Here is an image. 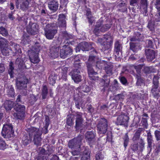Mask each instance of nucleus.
<instances>
[{
  "label": "nucleus",
  "instance_id": "obj_1",
  "mask_svg": "<svg viewBox=\"0 0 160 160\" xmlns=\"http://www.w3.org/2000/svg\"><path fill=\"white\" fill-rule=\"evenodd\" d=\"M29 137L24 135L22 138V142L23 145H27L30 143L33 138L34 144L38 146L41 145L40 136L42 132L39 129L32 127L28 129Z\"/></svg>",
  "mask_w": 160,
  "mask_h": 160
},
{
  "label": "nucleus",
  "instance_id": "obj_2",
  "mask_svg": "<svg viewBox=\"0 0 160 160\" xmlns=\"http://www.w3.org/2000/svg\"><path fill=\"white\" fill-rule=\"evenodd\" d=\"M96 63V67L99 69L105 68L107 65V62L103 60L97 61V58L93 56H90L87 63L88 74L91 79L95 80L96 78L94 76L96 75L97 73L95 72L92 68L94 64Z\"/></svg>",
  "mask_w": 160,
  "mask_h": 160
},
{
  "label": "nucleus",
  "instance_id": "obj_3",
  "mask_svg": "<svg viewBox=\"0 0 160 160\" xmlns=\"http://www.w3.org/2000/svg\"><path fill=\"white\" fill-rule=\"evenodd\" d=\"M83 136L79 135L76 138L71 140L68 142V147L72 149L71 153L74 156L79 154L81 142Z\"/></svg>",
  "mask_w": 160,
  "mask_h": 160
},
{
  "label": "nucleus",
  "instance_id": "obj_4",
  "mask_svg": "<svg viewBox=\"0 0 160 160\" xmlns=\"http://www.w3.org/2000/svg\"><path fill=\"white\" fill-rule=\"evenodd\" d=\"M79 56L80 55H78L75 58L74 64L75 68L71 72L72 79L76 83L80 82L81 80V77L79 74V69L81 68V63L79 62L80 61V59H78Z\"/></svg>",
  "mask_w": 160,
  "mask_h": 160
},
{
  "label": "nucleus",
  "instance_id": "obj_5",
  "mask_svg": "<svg viewBox=\"0 0 160 160\" xmlns=\"http://www.w3.org/2000/svg\"><path fill=\"white\" fill-rule=\"evenodd\" d=\"M109 38H110V37L106 35H104L102 38H99L98 39V42L100 43L102 48L104 50L109 49L112 46V41L111 40L107 41Z\"/></svg>",
  "mask_w": 160,
  "mask_h": 160
},
{
  "label": "nucleus",
  "instance_id": "obj_6",
  "mask_svg": "<svg viewBox=\"0 0 160 160\" xmlns=\"http://www.w3.org/2000/svg\"><path fill=\"white\" fill-rule=\"evenodd\" d=\"M53 24H48L44 30L45 33L46 38L48 39H52L55 35L57 33V30L55 27H54Z\"/></svg>",
  "mask_w": 160,
  "mask_h": 160
},
{
  "label": "nucleus",
  "instance_id": "obj_7",
  "mask_svg": "<svg viewBox=\"0 0 160 160\" xmlns=\"http://www.w3.org/2000/svg\"><path fill=\"white\" fill-rule=\"evenodd\" d=\"M108 123L107 120L104 118L100 119L97 126L98 132L100 137L106 133Z\"/></svg>",
  "mask_w": 160,
  "mask_h": 160
},
{
  "label": "nucleus",
  "instance_id": "obj_8",
  "mask_svg": "<svg viewBox=\"0 0 160 160\" xmlns=\"http://www.w3.org/2000/svg\"><path fill=\"white\" fill-rule=\"evenodd\" d=\"M15 109L16 112L14 113V117L18 119H22L25 116V106L17 103L16 105Z\"/></svg>",
  "mask_w": 160,
  "mask_h": 160
},
{
  "label": "nucleus",
  "instance_id": "obj_9",
  "mask_svg": "<svg viewBox=\"0 0 160 160\" xmlns=\"http://www.w3.org/2000/svg\"><path fill=\"white\" fill-rule=\"evenodd\" d=\"M38 48H37L35 46L34 49L35 51L33 50L29 51L28 52V55L30 61L33 63H37L39 61V59L38 57V52L41 49V48L37 46Z\"/></svg>",
  "mask_w": 160,
  "mask_h": 160
},
{
  "label": "nucleus",
  "instance_id": "obj_10",
  "mask_svg": "<svg viewBox=\"0 0 160 160\" xmlns=\"http://www.w3.org/2000/svg\"><path fill=\"white\" fill-rule=\"evenodd\" d=\"M111 27V24H104L101 22V20L97 22L95 28L93 32L96 35H98L99 31L102 32H104L110 28Z\"/></svg>",
  "mask_w": 160,
  "mask_h": 160
},
{
  "label": "nucleus",
  "instance_id": "obj_11",
  "mask_svg": "<svg viewBox=\"0 0 160 160\" xmlns=\"http://www.w3.org/2000/svg\"><path fill=\"white\" fill-rule=\"evenodd\" d=\"M13 132L12 126L11 124H4L1 133L4 138H9L12 135Z\"/></svg>",
  "mask_w": 160,
  "mask_h": 160
},
{
  "label": "nucleus",
  "instance_id": "obj_12",
  "mask_svg": "<svg viewBox=\"0 0 160 160\" xmlns=\"http://www.w3.org/2000/svg\"><path fill=\"white\" fill-rule=\"evenodd\" d=\"M28 81V79L24 76L20 78H18L16 80V86L17 88L19 89H24L26 91V92L23 93L24 95H26L27 94L26 88Z\"/></svg>",
  "mask_w": 160,
  "mask_h": 160
},
{
  "label": "nucleus",
  "instance_id": "obj_13",
  "mask_svg": "<svg viewBox=\"0 0 160 160\" xmlns=\"http://www.w3.org/2000/svg\"><path fill=\"white\" fill-rule=\"evenodd\" d=\"M72 52V49L68 45L63 46L60 49V57L63 58H66L67 56L70 55Z\"/></svg>",
  "mask_w": 160,
  "mask_h": 160
},
{
  "label": "nucleus",
  "instance_id": "obj_14",
  "mask_svg": "<svg viewBox=\"0 0 160 160\" xmlns=\"http://www.w3.org/2000/svg\"><path fill=\"white\" fill-rule=\"evenodd\" d=\"M128 119L129 118L127 115L123 113H122L118 117L116 123L118 125H123L126 126L127 125Z\"/></svg>",
  "mask_w": 160,
  "mask_h": 160
},
{
  "label": "nucleus",
  "instance_id": "obj_15",
  "mask_svg": "<svg viewBox=\"0 0 160 160\" xmlns=\"http://www.w3.org/2000/svg\"><path fill=\"white\" fill-rule=\"evenodd\" d=\"M27 30L29 34L34 35L38 32V26L35 23L29 24L27 27Z\"/></svg>",
  "mask_w": 160,
  "mask_h": 160
},
{
  "label": "nucleus",
  "instance_id": "obj_16",
  "mask_svg": "<svg viewBox=\"0 0 160 160\" xmlns=\"http://www.w3.org/2000/svg\"><path fill=\"white\" fill-rule=\"evenodd\" d=\"M91 47V45H89L88 42H82L76 47V52H80L81 50L82 51H88L89 50Z\"/></svg>",
  "mask_w": 160,
  "mask_h": 160
},
{
  "label": "nucleus",
  "instance_id": "obj_17",
  "mask_svg": "<svg viewBox=\"0 0 160 160\" xmlns=\"http://www.w3.org/2000/svg\"><path fill=\"white\" fill-rule=\"evenodd\" d=\"M59 47L52 45L50 49L49 55L53 58H57L59 55Z\"/></svg>",
  "mask_w": 160,
  "mask_h": 160
},
{
  "label": "nucleus",
  "instance_id": "obj_18",
  "mask_svg": "<svg viewBox=\"0 0 160 160\" xmlns=\"http://www.w3.org/2000/svg\"><path fill=\"white\" fill-rule=\"evenodd\" d=\"M96 133L93 131H88L85 134L86 140L89 144L93 143L95 141Z\"/></svg>",
  "mask_w": 160,
  "mask_h": 160
},
{
  "label": "nucleus",
  "instance_id": "obj_19",
  "mask_svg": "<svg viewBox=\"0 0 160 160\" xmlns=\"http://www.w3.org/2000/svg\"><path fill=\"white\" fill-rule=\"evenodd\" d=\"M58 22L56 24L57 27L60 28L66 27V17L65 15L63 14H60L58 19Z\"/></svg>",
  "mask_w": 160,
  "mask_h": 160
},
{
  "label": "nucleus",
  "instance_id": "obj_20",
  "mask_svg": "<svg viewBox=\"0 0 160 160\" xmlns=\"http://www.w3.org/2000/svg\"><path fill=\"white\" fill-rule=\"evenodd\" d=\"M83 122L82 113L80 112H78L77 114L76 121V127L77 129L82 127Z\"/></svg>",
  "mask_w": 160,
  "mask_h": 160
},
{
  "label": "nucleus",
  "instance_id": "obj_21",
  "mask_svg": "<svg viewBox=\"0 0 160 160\" xmlns=\"http://www.w3.org/2000/svg\"><path fill=\"white\" fill-rule=\"evenodd\" d=\"M145 53L147 58L148 61H152L155 58L156 53L153 50L150 49H146Z\"/></svg>",
  "mask_w": 160,
  "mask_h": 160
},
{
  "label": "nucleus",
  "instance_id": "obj_22",
  "mask_svg": "<svg viewBox=\"0 0 160 160\" xmlns=\"http://www.w3.org/2000/svg\"><path fill=\"white\" fill-rule=\"evenodd\" d=\"M58 2L55 0L50 1L48 4L49 8L53 12L56 11L58 9Z\"/></svg>",
  "mask_w": 160,
  "mask_h": 160
},
{
  "label": "nucleus",
  "instance_id": "obj_23",
  "mask_svg": "<svg viewBox=\"0 0 160 160\" xmlns=\"http://www.w3.org/2000/svg\"><path fill=\"white\" fill-rule=\"evenodd\" d=\"M90 88L87 85H84L82 86L78 87L77 90V92H78V97H81V93L82 92H87L90 91Z\"/></svg>",
  "mask_w": 160,
  "mask_h": 160
},
{
  "label": "nucleus",
  "instance_id": "obj_24",
  "mask_svg": "<svg viewBox=\"0 0 160 160\" xmlns=\"http://www.w3.org/2000/svg\"><path fill=\"white\" fill-rule=\"evenodd\" d=\"M153 83L154 85L153 86V88L151 90V92L152 93H154V92L156 91L158 86V80L159 78L158 75H153Z\"/></svg>",
  "mask_w": 160,
  "mask_h": 160
},
{
  "label": "nucleus",
  "instance_id": "obj_25",
  "mask_svg": "<svg viewBox=\"0 0 160 160\" xmlns=\"http://www.w3.org/2000/svg\"><path fill=\"white\" fill-rule=\"evenodd\" d=\"M13 105V102L10 100H6L4 103V106L5 109L7 110L11 109Z\"/></svg>",
  "mask_w": 160,
  "mask_h": 160
},
{
  "label": "nucleus",
  "instance_id": "obj_26",
  "mask_svg": "<svg viewBox=\"0 0 160 160\" xmlns=\"http://www.w3.org/2000/svg\"><path fill=\"white\" fill-rule=\"evenodd\" d=\"M29 0H22L21 4V8L23 10H26L28 9V7L29 2Z\"/></svg>",
  "mask_w": 160,
  "mask_h": 160
},
{
  "label": "nucleus",
  "instance_id": "obj_27",
  "mask_svg": "<svg viewBox=\"0 0 160 160\" xmlns=\"http://www.w3.org/2000/svg\"><path fill=\"white\" fill-rule=\"evenodd\" d=\"M130 48L132 51L135 52L140 48L139 44L133 42L130 43Z\"/></svg>",
  "mask_w": 160,
  "mask_h": 160
},
{
  "label": "nucleus",
  "instance_id": "obj_28",
  "mask_svg": "<svg viewBox=\"0 0 160 160\" xmlns=\"http://www.w3.org/2000/svg\"><path fill=\"white\" fill-rule=\"evenodd\" d=\"M57 79V76L54 74L52 73L50 75L49 77V83L53 85L55 83L56 80Z\"/></svg>",
  "mask_w": 160,
  "mask_h": 160
},
{
  "label": "nucleus",
  "instance_id": "obj_29",
  "mask_svg": "<svg viewBox=\"0 0 160 160\" xmlns=\"http://www.w3.org/2000/svg\"><path fill=\"white\" fill-rule=\"evenodd\" d=\"M121 48V46L119 42L118 41L116 42L115 44L114 52L118 55V56H119L118 54L120 51Z\"/></svg>",
  "mask_w": 160,
  "mask_h": 160
},
{
  "label": "nucleus",
  "instance_id": "obj_30",
  "mask_svg": "<svg viewBox=\"0 0 160 160\" xmlns=\"http://www.w3.org/2000/svg\"><path fill=\"white\" fill-rule=\"evenodd\" d=\"M90 158V152L89 150H86L84 152L81 160H89Z\"/></svg>",
  "mask_w": 160,
  "mask_h": 160
},
{
  "label": "nucleus",
  "instance_id": "obj_31",
  "mask_svg": "<svg viewBox=\"0 0 160 160\" xmlns=\"http://www.w3.org/2000/svg\"><path fill=\"white\" fill-rule=\"evenodd\" d=\"M113 66L112 65H107L105 67L104 70L107 74L108 76H110L112 74V69Z\"/></svg>",
  "mask_w": 160,
  "mask_h": 160
},
{
  "label": "nucleus",
  "instance_id": "obj_32",
  "mask_svg": "<svg viewBox=\"0 0 160 160\" xmlns=\"http://www.w3.org/2000/svg\"><path fill=\"white\" fill-rule=\"evenodd\" d=\"M117 6L119 7H123V8L121 9L120 10L122 12H125L127 10V6H126L125 3H123L122 1H120L117 3Z\"/></svg>",
  "mask_w": 160,
  "mask_h": 160
},
{
  "label": "nucleus",
  "instance_id": "obj_33",
  "mask_svg": "<svg viewBox=\"0 0 160 160\" xmlns=\"http://www.w3.org/2000/svg\"><path fill=\"white\" fill-rule=\"evenodd\" d=\"M1 49L2 54L4 56L8 55L10 52L11 51L10 48L8 47V46L1 48Z\"/></svg>",
  "mask_w": 160,
  "mask_h": 160
},
{
  "label": "nucleus",
  "instance_id": "obj_34",
  "mask_svg": "<svg viewBox=\"0 0 160 160\" xmlns=\"http://www.w3.org/2000/svg\"><path fill=\"white\" fill-rule=\"evenodd\" d=\"M142 131V128H139L136 131L132 138V140L133 141H137Z\"/></svg>",
  "mask_w": 160,
  "mask_h": 160
},
{
  "label": "nucleus",
  "instance_id": "obj_35",
  "mask_svg": "<svg viewBox=\"0 0 160 160\" xmlns=\"http://www.w3.org/2000/svg\"><path fill=\"white\" fill-rule=\"evenodd\" d=\"M141 6L144 9V12L146 13L147 12V0H141L140 2Z\"/></svg>",
  "mask_w": 160,
  "mask_h": 160
},
{
  "label": "nucleus",
  "instance_id": "obj_36",
  "mask_svg": "<svg viewBox=\"0 0 160 160\" xmlns=\"http://www.w3.org/2000/svg\"><path fill=\"white\" fill-rule=\"evenodd\" d=\"M8 95L9 97H13L14 95V89L11 86L8 88L7 90Z\"/></svg>",
  "mask_w": 160,
  "mask_h": 160
},
{
  "label": "nucleus",
  "instance_id": "obj_37",
  "mask_svg": "<svg viewBox=\"0 0 160 160\" xmlns=\"http://www.w3.org/2000/svg\"><path fill=\"white\" fill-rule=\"evenodd\" d=\"M35 97L33 94H30L28 98V101L31 105H33L36 101Z\"/></svg>",
  "mask_w": 160,
  "mask_h": 160
},
{
  "label": "nucleus",
  "instance_id": "obj_38",
  "mask_svg": "<svg viewBox=\"0 0 160 160\" xmlns=\"http://www.w3.org/2000/svg\"><path fill=\"white\" fill-rule=\"evenodd\" d=\"M144 71L145 73H149L155 72V70L152 67H146L144 68Z\"/></svg>",
  "mask_w": 160,
  "mask_h": 160
},
{
  "label": "nucleus",
  "instance_id": "obj_39",
  "mask_svg": "<svg viewBox=\"0 0 160 160\" xmlns=\"http://www.w3.org/2000/svg\"><path fill=\"white\" fill-rule=\"evenodd\" d=\"M48 91L47 87L46 86H43L42 90V98L44 99L46 98Z\"/></svg>",
  "mask_w": 160,
  "mask_h": 160
},
{
  "label": "nucleus",
  "instance_id": "obj_40",
  "mask_svg": "<svg viewBox=\"0 0 160 160\" xmlns=\"http://www.w3.org/2000/svg\"><path fill=\"white\" fill-rule=\"evenodd\" d=\"M8 45V41L3 38L0 39V46L1 48L7 46Z\"/></svg>",
  "mask_w": 160,
  "mask_h": 160
},
{
  "label": "nucleus",
  "instance_id": "obj_41",
  "mask_svg": "<svg viewBox=\"0 0 160 160\" xmlns=\"http://www.w3.org/2000/svg\"><path fill=\"white\" fill-rule=\"evenodd\" d=\"M29 41V37L26 34H24L22 37V42L24 44L28 43Z\"/></svg>",
  "mask_w": 160,
  "mask_h": 160
},
{
  "label": "nucleus",
  "instance_id": "obj_42",
  "mask_svg": "<svg viewBox=\"0 0 160 160\" xmlns=\"http://www.w3.org/2000/svg\"><path fill=\"white\" fill-rule=\"evenodd\" d=\"M86 15L87 16L89 23H90L91 24H92L93 22V20L92 18L91 15V12L89 10H87Z\"/></svg>",
  "mask_w": 160,
  "mask_h": 160
},
{
  "label": "nucleus",
  "instance_id": "obj_43",
  "mask_svg": "<svg viewBox=\"0 0 160 160\" xmlns=\"http://www.w3.org/2000/svg\"><path fill=\"white\" fill-rule=\"evenodd\" d=\"M155 22L152 20L149 22L148 27L151 31H152L154 30L155 25Z\"/></svg>",
  "mask_w": 160,
  "mask_h": 160
},
{
  "label": "nucleus",
  "instance_id": "obj_44",
  "mask_svg": "<svg viewBox=\"0 0 160 160\" xmlns=\"http://www.w3.org/2000/svg\"><path fill=\"white\" fill-rule=\"evenodd\" d=\"M0 34L3 36H6L8 34V32L6 29L3 27L0 28Z\"/></svg>",
  "mask_w": 160,
  "mask_h": 160
},
{
  "label": "nucleus",
  "instance_id": "obj_45",
  "mask_svg": "<svg viewBox=\"0 0 160 160\" xmlns=\"http://www.w3.org/2000/svg\"><path fill=\"white\" fill-rule=\"evenodd\" d=\"M123 139L124 141V146L125 148H126L128 145L129 141V138L128 135L127 133H126L124 136Z\"/></svg>",
  "mask_w": 160,
  "mask_h": 160
},
{
  "label": "nucleus",
  "instance_id": "obj_46",
  "mask_svg": "<svg viewBox=\"0 0 160 160\" xmlns=\"http://www.w3.org/2000/svg\"><path fill=\"white\" fill-rule=\"evenodd\" d=\"M6 148V144L4 141L0 137V149L3 150Z\"/></svg>",
  "mask_w": 160,
  "mask_h": 160
},
{
  "label": "nucleus",
  "instance_id": "obj_47",
  "mask_svg": "<svg viewBox=\"0 0 160 160\" xmlns=\"http://www.w3.org/2000/svg\"><path fill=\"white\" fill-rule=\"evenodd\" d=\"M107 77L108 76L106 75H104L103 76V78H104V80L105 83L104 85L106 87H108L109 85L110 82V78H108Z\"/></svg>",
  "mask_w": 160,
  "mask_h": 160
},
{
  "label": "nucleus",
  "instance_id": "obj_48",
  "mask_svg": "<svg viewBox=\"0 0 160 160\" xmlns=\"http://www.w3.org/2000/svg\"><path fill=\"white\" fill-rule=\"evenodd\" d=\"M96 160H102L103 156L101 152H98L96 155Z\"/></svg>",
  "mask_w": 160,
  "mask_h": 160
},
{
  "label": "nucleus",
  "instance_id": "obj_49",
  "mask_svg": "<svg viewBox=\"0 0 160 160\" xmlns=\"http://www.w3.org/2000/svg\"><path fill=\"white\" fill-rule=\"evenodd\" d=\"M62 35L63 37V38H65V39H68L72 38V36L71 35L68 34L66 32L64 31L62 32Z\"/></svg>",
  "mask_w": 160,
  "mask_h": 160
},
{
  "label": "nucleus",
  "instance_id": "obj_50",
  "mask_svg": "<svg viewBox=\"0 0 160 160\" xmlns=\"http://www.w3.org/2000/svg\"><path fill=\"white\" fill-rule=\"evenodd\" d=\"M9 68L8 70V72L9 74L10 75L11 77H12V75L13 73V71L14 70V68L13 67L12 65V63L11 62L9 64Z\"/></svg>",
  "mask_w": 160,
  "mask_h": 160
},
{
  "label": "nucleus",
  "instance_id": "obj_51",
  "mask_svg": "<svg viewBox=\"0 0 160 160\" xmlns=\"http://www.w3.org/2000/svg\"><path fill=\"white\" fill-rule=\"evenodd\" d=\"M131 148L134 152L136 151L138 149V146L137 144L133 143L131 145Z\"/></svg>",
  "mask_w": 160,
  "mask_h": 160
},
{
  "label": "nucleus",
  "instance_id": "obj_52",
  "mask_svg": "<svg viewBox=\"0 0 160 160\" xmlns=\"http://www.w3.org/2000/svg\"><path fill=\"white\" fill-rule=\"evenodd\" d=\"M107 138V140L108 142H111L112 140V133L111 132H108Z\"/></svg>",
  "mask_w": 160,
  "mask_h": 160
},
{
  "label": "nucleus",
  "instance_id": "obj_53",
  "mask_svg": "<svg viewBox=\"0 0 160 160\" xmlns=\"http://www.w3.org/2000/svg\"><path fill=\"white\" fill-rule=\"evenodd\" d=\"M155 136L157 140H160V131L156 130L154 132Z\"/></svg>",
  "mask_w": 160,
  "mask_h": 160
},
{
  "label": "nucleus",
  "instance_id": "obj_54",
  "mask_svg": "<svg viewBox=\"0 0 160 160\" xmlns=\"http://www.w3.org/2000/svg\"><path fill=\"white\" fill-rule=\"evenodd\" d=\"M68 68L65 67L62 69L63 71V75H62L61 78L63 79H65L67 76V72L68 70Z\"/></svg>",
  "mask_w": 160,
  "mask_h": 160
},
{
  "label": "nucleus",
  "instance_id": "obj_55",
  "mask_svg": "<svg viewBox=\"0 0 160 160\" xmlns=\"http://www.w3.org/2000/svg\"><path fill=\"white\" fill-rule=\"evenodd\" d=\"M142 125L143 126V128H147L148 127V124L147 123V121L146 119L142 118Z\"/></svg>",
  "mask_w": 160,
  "mask_h": 160
},
{
  "label": "nucleus",
  "instance_id": "obj_56",
  "mask_svg": "<svg viewBox=\"0 0 160 160\" xmlns=\"http://www.w3.org/2000/svg\"><path fill=\"white\" fill-rule=\"evenodd\" d=\"M142 66L141 65H138L134 66V68L138 73L140 72L141 69L142 68Z\"/></svg>",
  "mask_w": 160,
  "mask_h": 160
},
{
  "label": "nucleus",
  "instance_id": "obj_57",
  "mask_svg": "<svg viewBox=\"0 0 160 160\" xmlns=\"http://www.w3.org/2000/svg\"><path fill=\"white\" fill-rule=\"evenodd\" d=\"M158 13L155 15V19L156 22H160V11H158Z\"/></svg>",
  "mask_w": 160,
  "mask_h": 160
},
{
  "label": "nucleus",
  "instance_id": "obj_58",
  "mask_svg": "<svg viewBox=\"0 0 160 160\" xmlns=\"http://www.w3.org/2000/svg\"><path fill=\"white\" fill-rule=\"evenodd\" d=\"M138 0H130V5L132 6H134L138 2Z\"/></svg>",
  "mask_w": 160,
  "mask_h": 160
},
{
  "label": "nucleus",
  "instance_id": "obj_59",
  "mask_svg": "<svg viewBox=\"0 0 160 160\" xmlns=\"http://www.w3.org/2000/svg\"><path fill=\"white\" fill-rule=\"evenodd\" d=\"M156 7L158 11H160V0H157Z\"/></svg>",
  "mask_w": 160,
  "mask_h": 160
},
{
  "label": "nucleus",
  "instance_id": "obj_60",
  "mask_svg": "<svg viewBox=\"0 0 160 160\" xmlns=\"http://www.w3.org/2000/svg\"><path fill=\"white\" fill-rule=\"evenodd\" d=\"M72 123V119L70 118H68L67 119V123L69 126H71Z\"/></svg>",
  "mask_w": 160,
  "mask_h": 160
},
{
  "label": "nucleus",
  "instance_id": "obj_61",
  "mask_svg": "<svg viewBox=\"0 0 160 160\" xmlns=\"http://www.w3.org/2000/svg\"><path fill=\"white\" fill-rule=\"evenodd\" d=\"M120 81L123 84H125L127 83V81L126 78L124 77H122L120 78Z\"/></svg>",
  "mask_w": 160,
  "mask_h": 160
},
{
  "label": "nucleus",
  "instance_id": "obj_62",
  "mask_svg": "<svg viewBox=\"0 0 160 160\" xmlns=\"http://www.w3.org/2000/svg\"><path fill=\"white\" fill-rule=\"evenodd\" d=\"M124 96L122 94H118L116 96V98L117 99H123Z\"/></svg>",
  "mask_w": 160,
  "mask_h": 160
},
{
  "label": "nucleus",
  "instance_id": "obj_63",
  "mask_svg": "<svg viewBox=\"0 0 160 160\" xmlns=\"http://www.w3.org/2000/svg\"><path fill=\"white\" fill-rule=\"evenodd\" d=\"M5 70V68L2 64L0 63V73L3 72Z\"/></svg>",
  "mask_w": 160,
  "mask_h": 160
},
{
  "label": "nucleus",
  "instance_id": "obj_64",
  "mask_svg": "<svg viewBox=\"0 0 160 160\" xmlns=\"http://www.w3.org/2000/svg\"><path fill=\"white\" fill-rule=\"evenodd\" d=\"M51 160H60L59 159L57 155H54L51 158Z\"/></svg>",
  "mask_w": 160,
  "mask_h": 160
}]
</instances>
